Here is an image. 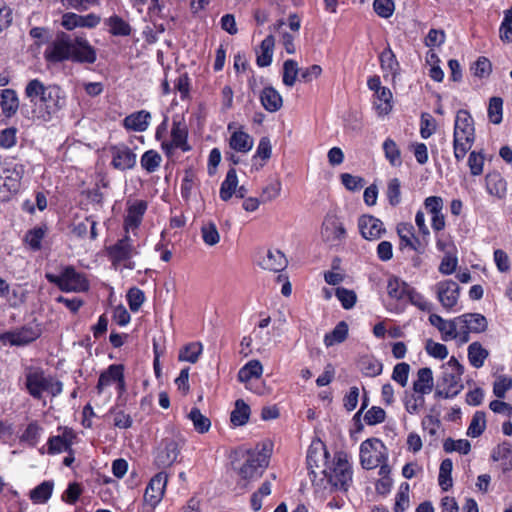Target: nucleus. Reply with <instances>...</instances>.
I'll list each match as a JSON object with an SVG mask.
<instances>
[{
  "label": "nucleus",
  "instance_id": "nucleus-1",
  "mask_svg": "<svg viewBox=\"0 0 512 512\" xmlns=\"http://www.w3.org/2000/svg\"><path fill=\"white\" fill-rule=\"evenodd\" d=\"M24 376L25 387L34 399L40 400L44 392L55 397L63 390L62 382L46 375L42 368L28 366L25 368Z\"/></svg>",
  "mask_w": 512,
  "mask_h": 512
},
{
  "label": "nucleus",
  "instance_id": "nucleus-2",
  "mask_svg": "<svg viewBox=\"0 0 512 512\" xmlns=\"http://www.w3.org/2000/svg\"><path fill=\"white\" fill-rule=\"evenodd\" d=\"M328 483L334 490L348 491L352 484V466L348 461L347 454L338 452L334 456L333 465L322 471Z\"/></svg>",
  "mask_w": 512,
  "mask_h": 512
},
{
  "label": "nucleus",
  "instance_id": "nucleus-3",
  "mask_svg": "<svg viewBox=\"0 0 512 512\" xmlns=\"http://www.w3.org/2000/svg\"><path fill=\"white\" fill-rule=\"evenodd\" d=\"M234 454L235 457L244 460L242 466L238 468V474L242 479L248 480L259 477L268 466L269 455L264 452L239 449Z\"/></svg>",
  "mask_w": 512,
  "mask_h": 512
},
{
  "label": "nucleus",
  "instance_id": "nucleus-4",
  "mask_svg": "<svg viewBox=\"0 0 512 512\" xmlns=\"http://www.w3.org/2000/svg\"><path fill=\"white\" fill-rule=\"evenodd\" d=\"M45 277L63 292H84L89 289V283L84 275L77 272L73 266H66L59 275L46 273Z\"/></svg>",
  "mask_w": 512,
  "mask_h": 512
},
{
  "label": "nucleus",
  "instance_id": "nucleus-5",
  "mask_svg": "<svg viewBox=\"0 0 512 512\" xmlns=\"http://www.w3.org/2000/svg\"><path fill=\"white\" fill-rule=\"evenodd\" d=\"M463 373L464 367L455 357H451L443 366V375L439 386L445 387V399L453 398L463 390L464 386L461 379Z\"/></svg>",
  "mask_w": 512,
  "mask_h": 512
},
{
  "label": "nucleus",
  "instance_id": "nucleus-6",
  "mask_svg": "<svg viewBox=\"0 0 512 512\" xmlns=\"http://www.w3.org/2000/svg\"><path fill=\"white\" fill-rule=\"evenodd\" d=\"M73 39L65 32L57 33L44 51L45 60L53 64L71 60Z\"/></svg>",
  "mask_w": 512,
  "mask_h": 512
},
{
  "label": "nucleus",
  "instance_id": "nucleus-7",
  "mask_svg": "<svg viewBox=\"0 0 512 512\" xmlns=\"http://www.w3.org/2000/svg\"><path fill=\"white\" fill-rule=\"evenodd\" d=\"M385 446L377 438H369L360 445V463L364 469L370 470L378 467L386 460Z\"/></svg>",
  "mask_w": 512,
  "mask_h": 512
},
{
  "label": "nucleus",
  "instance_id": "nucleus-8",
  "mask_svg": "<svg viewBox=\"0 0 512 512\" xmlns=\"http://www.w3.org/2000/svg\"><path fill=\"white\" fill-rule=\"evenodd\" d=\"M136 253L132 240L128 235H125L114 245L107 248V255L114 268H117L121 263H124L125 268L134 269V263L131 261V258Z\"/></svg>",
  "mask_w": 512,
  "mask_h": 512
},
{
  "label": "nucleus",
  "instance_id": "nucleus-9",
  "mask_svg": "<svg viewBox=\"0 0 512 512\" xmlns=\"http://www.w3.org/2000/svg\"><path fill=\"white\" fill-rule=\"evenodd\" d=\"M60 97V88L56 85L48 86L45 95L38 103V110L34 109L32 111L33 117L38 119H42L44 121H48L51 119V116L57 113L62 107V102Z\"/></svg>",
  "mask_w": 512,
  "mask_h": 512
},
{
  "label": "nucleus",
  "instance_id": "nucleus-10",
  "mask_svg": "<svg viewBox=\"0 0 512 512\" xmlns=\"http://www.w3.org/2000/svg\"><path fill=\"white\" fill-rule=\"evenodd\" d=\"M183 441L181 439L165 438L157 448L155 464L159 468L170 467L178 458Z\"/></svg>",
  "mask_w": 512,
  "mask_h": 512
},
{
  "label": "nucleus",
  "instance_id": "nucleus-11",
  "mask_svg": "<svg viewBox=\"0 0 512 512\" xmlns=\"http://www.w3.org/2000/svg\"><path fill=\"white\" fill-rule=\"evenodd\" d=\"M322 240L331 245H339L346 238V230L336 215H327L321 227Z\"/></svg>",
  "mask_w": 512,
  "mask_h": 512
},
{
  "label": "nucleus",
  "instance_id": "nucleus-12",
  "mask_svg": "<svg viewBox=\"0 0 512 512\" xmlns=\"http://www.w3.org/2000/svg\"><path fill=\"white\" fill-rule=\"evenodd\" d=\"M397 234L400 238V248L409 247L418 254H423L428 245L425 237L422 239L415 236L414 227L410 223H400L397 225Z\"/></svg>",
  "mask_w": 512,
  "mask_h": 512
},
{
  "label": "nucleus",
  "instance_id": "nucleus-13",
  "mask_svg": "<svg viewBox=\"0 0 512 512\" xmlns=\"http://www.w3.org/2000/svg\"><path fill=\"white\" fill-rule=\"evenodd\" d=\"M112 156L111 165L114 169L125 171L135 167L137 156L126 145H114L110 147Z\"/></svg>",
  "mask_w": 512,
  "mask_h": 512
},
{
  "label": "nucleus",
  "instance_id": "nucleus-14",
  "mask_svg": "<svg viewBox=\"0 0 512 512\" xmlns=\"http://www.w3.org/2000/svg\"><path fill=\"white\" fill-rule=\"evenodd\" d=\"M168 475L165 472H159L149 481L145 493L144 500L152 508H154L162 499L166 488Z\"/></svg>",
  "mask_w": 512,
  "mask_h": 512
},
{
  "label": "nucleus",
  "instance_id": "nucleus-15",
  "mask_svg": "<svg viewBox=\"0 0 512 512\" xmlns=\"http://www.w3.org/2000/svg\"><path fill=\"white\" fill-rule=\"evenodd\" d=\"M459 286L453 280H444L436 284L437 298L443 308L450 310L458 301Z\"/></svg>",
  "mask_w": 512,
  "mask_h": 512
},
{
  "label": "nucleus",
  "instance_id": "nucleus-16",
  "mask_svg": "<svg viewBox=\"0 0 512 512\" xmlns=\"http://www.w3.org/2000/svg\"><path fill=\"white\" fill-rule=\"evenodd\" d=\"M358 227L362 237L367 240H376L385 232L382 221L371 215H362Z\"/></svg>",
  "mask_w": 512,
  "mask_h": 512
},
{
  "label": "nucleus",
  "instance_id": "nucleus-17",
  "mask_svg": "<svg viewBox=\"0 0 512 512\" xmlns=\"http://www.w3.org/2000/svg\"><path fill=\"white\" fill-rule=\"evenodd\" d=\"M96 58V50L85 38L76 37L73 39L71 61L92 64L96 61Z\"/></svg>",
  "mask_w": 512,
  "mask_h": 512
},
{
  "label": "nucleus",
  "instance_id": "nucleus-18",
  "mask_svg": "<svg viewBox=\"0 0 512 512\" xmlns=\"http://www.w3.org/2000/svg\"><path fill=\"white\" fill-rule=\"evenodd\" d=\"M100 23V17L91 13L81 16L75 13H65L62 17V26L67 30H72L76 27L93 28Z\"/></svg>",
  "mask_w": 512,
  "mask_h": 512
},
{
  "label": "nucleus",
  "instance_id": "nucleus-19",
  "mask_svg": "<svg viewBox=\"0 0 512 512\" xmlns=\"http://www.w3.org/2000/svg\"><path fill=\"white\" fill-rule=\"evenodd\" d=\"M36 338L37 334L31 328H22L0 334V342L11 346H23L31 343Z\"/></svg>",
  "mask_w": 512,
  "mask_h": 512
},
{
  "label": "nucleus",
  "instance_id": "nucleus-20",
  "mask_svg": "<svg viewBox=\"0 0 512 512\" xmlns=\"http://www.w3.org/2000/svg\"><path fill=\"white\" fill-rule=\"evenodd\" d=\"M429 322L441 332L442 339L444 341L458 337L457 329L459 321L457 320V317L453 320L447 321L437 314H431L429 316Z\"/></svg>",
  "mask_w": 512,
  "mask_h": 512
},
{
  "label": "nucleus",
  "instance_id": "nucleus-21",
  "mask_svg": "<svg viewBox=\"0 0 512 512\" xmlns=\"http://www.w3.org/2000/svg\"><path fill=\"white\" fill-rule=\"evenodd\" d=\"M74 434L71 430L66 429L62 435L51 436L48 439V453L51 455L61 453L63 451L72 452L71 445Z\"/></svg>",
  "mask_w": 512,
  "mask_h": 512
},
{
  "label": "nucleus",
  "instance_id": "nucleus-22",
  "mask_svg": "<svg viewBox=\"0 0 512 512\" xmlns=\"http://www.w3.org/2000/svg\"><path fill=\"white\" fill-rule=\"evenodd\" d=\"M459 324L464 328L472 331V333H482L487 330L488 321L486 317L480 313H466L457 317Z\"/></svg>",
  "mask_w": 512,
  "mask_h": 512
},
{
  "label": "nucleus",
  "instance_id": "nucleus-23",
  "mask_svg": "<svg viewBox=\"0 0 512 512\" xmlns=\"http://www.w3.org/2000/svg\"><path fill=\"white\" fill-rule=\"evenodd\" d=\"M287 259L280 250H268L259 265L266 270L280 272L287 266Z\"/></svg>",
  "mask_w": 512,
  "mask_h": 512
},
{
  "label": "nucleus",
  "instance_id": "nucleus-24",
  "mask_svg": "<svg viewBox=\"0 0 512 512\" xmlns=\"http://www.w3.org/2000/svg\"><path fill=\"white\" fill-rule=\"evenodd\" d=\"M151 114L148 111L140 110L126 116L123 120V126L127 130L143 132L149 126Z\"/></svg>",
  "mask_w": 512,
  "mask_h": 512
},
{
  "label": "nucleus",
  "instance_id": "nucleus-25",
  "mask_svg": "<svg viewBox=\"0 0 512 512\" xmlns=\"http://www.w3.org/2000/svg\"><path fill=\"white\" fill-rule=\"evenodd\" d=\"M260 101L264 109L268 112H276L280 110L283 105L282 96L272 86L263 88L260 94Z\"/></svg>",
  "mask_w": 512,
  "mask_h": 512
},
{
  "label": "nucleus",
  "instance_id": "nucleus-26",
  "mask_svg": "<svg viewBox=\"0 0 512 512\" xmlns=\"http://www.w3.org/2000/svg\"><path fill=\"white\" fill-rule=\"evenodd\" d=\"M24 168L22 165L15 166L13 170L5 169L1 170L3 175L1 186L7 188L9 192L16 193L20 188V180L23 176Z\"/></svg>",
  "mask_w": 512,
  "mask_h": 512
},
{
  "label": "nucleus",
  "instance_id": "nucleus-27",
  "mask_svg": "<svg viewBox=\"0 0 512 512\" xmlns=\"http://www.w3.org/2000/svg\"><path fill=\"white\" fill-rule=\"evenodd\" d=\"M147 209V203L143 200L136 201L129 206L128 214L124 221V228L128 231L130 228H137L142 220V217Z\"/></svg>",
  "mask_w": 512,
  "mask_h": 512
},
{
  "label": "nucleus",
  "instance_id": "nucleus-28",
  "mask_svg": "<svg viewBox=\"0 0 512 512\" xmlns=\"http://www.w3.org/2000/svg\"><path fill=\"white\" fill-rule=\"evenodd\" d=\"M493 461H500L503 472L512 470V444L504 441L493 449Z\"/></svg>",
  "mask_w": 512,
  "mask_h": 512
},
{
  "label": "nucleus",
  "instance_id": "nucleus-29",
  "mask_svg": "<svg viewBox=\"0 0 512 512\" xmlns=\"http://www.w3.org/2000/svg\"><path fill=\"white\" fill-rule=\"evenodd\" d=\"M433 373L428 367H424L418 370L417 380L413 383V390L418 394H428L433 389Z\"/></svg>",
  "mask_w": 512,
  "mask_h": 512
},
{
  "label": "nucleus",
  "instance_id": "nucleus-30",
  "mask_svg": "<svg viewBox=\"0 0 512 512\" xmlns=\"http://www.w3.org/2000/svg\"><path fill=\"white\" fill-rule=\"evenodd\" d=\"M487 191L498 198H504L507 191V183L498 172L488 173L485 177Z\"/></svg>",
  "mask_w": 512,
  "mask_h": 512
},
{
  "label": "nucleus",
  "instance_id": "nucleus-31",
  "mask_svg": "<svg viewBox=\"0 0 512 512\" xmlns=\"http://www.w3.org/2000/svg\"><path fill=\"white\" fill-rule=\"evenodd\" d=\"M275 40L272 35H268L256 50V63L259 67H267L272 62Z\"/></svg>",
  "mask_w": 512,
  "mask_h": 512
},
{
  "label": "nucleus",
  "instance_id": "nucleus-32",
  "mask_svg": "<svg viewBox=\"0 0 512 512\" xmlns=\"http://www.w3.org/2000/svg\"><path fill=\"white\" fill-rule=\"evenodd\" d=\"M0 105L2 113L6 117L13 116L19 107V100L13 89H3L0 91Z\"/></svg>",
  "mask_w": 512,
  "mask_h": 512
},
{
  "label": "nucleus",
  "instance_id": "nucleus-33",
  "mask_svg": "<svg viewBox=\"0 0 512 512\" xmlns=\"http://www.w3.org/2000/svg\"><path fill=\"white\" fill-rule=\"evenodd\" d=\"M454 133L475 137L473 119L468 111L459 110L457 112Z\"/></svg>",
  "mask_w": 512,
  "mask_h": 512
},
{
  "label": "nucleus",
  "instance_id": "nucleus-34",
  "mask_svg": "<svg viewBox=\"0 0 512 512\" xmlns=\"http://www.w3.org/2000/svg\"><path fill=\"white\" fill-rule=\"evenodd\" d=\"M121 371H124V367L120 364H112L107 368V370L103 371L99 376L96 386L98 394H101L105 387L109 386L112 382H115L116 379H119Z\"/></svg>",
  "mask_w": 512,
  "mask_h": 512
},
{
  "label": "nucleus",
  "instance_id": "nucleus-35",
  "mask_svg": "<svg viewBox=\"0 0 512 512\" xmlns=\"http://www.w3.org/2000/svg\"><path fill=\"white\" fill-rule=\"evenodd\" d=\"M475 137H470L462 134H453V148L454 156L457 161H461L466 156L467 152L471 149Z\"/></svg>",
  "mask_w": 512,
  "mask_h": 512
},
{
  "label": "nucleus",
  "instance_id": "nucleus-36",
  "mask_svg": "<svg viewBox=\"0 0 512 512\" xmlns=\"http://www.w3.org/2000/svg\"><path fill=\"white\" fill-rule=\"evenodd\" d=\"M229 145L237 152L246 153L252 149L253 139L244 131H235L230 137Z\"/></svg>",
  "mask_w": 512,
  "mask_h": 512
},
{
  "label": "nucleus",
  "instance_id": "nucleus-37",
  "mask_svg": "<svg viewBox=\"0 0 512 512\" xmlns=\"http://www.w3.org/2000/svg\"><path fill=\"white\" fill-rule=\"evenodd\" d=\"M263 366L258 360H250L239 371L237 378L240 382L246 383L252 378H259L262 375Z\"/></svg>",
  "mask_w": 512,
  "mask_h": 512
},
{
  "label": "nucleus",
  "instance_id": "nucleus-38",
  "mask_svg": "<svg viewBox=\"0 0 512 512\" xmlns=\"http://www.w3.org/2000/svg\"><path fill=\"white\" fill-rule=\"evenodd\" d=\"M359 368L367 377H376L382 373L383 364L373 356H363L359 360Z\"/></svg>",
  "mask_w": 512,
  "mask_h": 512
},
{
  "label": "nucleus",
  "instance_id": "nucleus-39",
  "mask_svg": "<svg viewBox=\"0 0 512 512\" xmlns=\"http://www.w3.org/2000/svg\"><path fill=\"white\" fill-rule=\"evenodd\" d=\"M250 416V407L243 399H238L235 402V407L231 412L230 420L234 426L245 425Z\"/></svg>",
  "mask_w": 512,
  "mask_h": 512
},
{
  "label": "nucleus",
  "instance_id": "nucleus-40",
  "mask_svg": "<svg viewBox=\"0 0 512 512\" xmlns=\"http://www.w3.org/2000/svg\"><path fill=\"white\" fill-rule=\"evenodd\" d=\"M238 185V178L236 174L235 168L231 167L227 174L225 180L222 182L220 187V198L223 201H228L232 195L235 193Z\"/></svg>",
  "mask_w": 512,
  "mask_h": 512
},
{
  "label": "nucleus",
  "instance_id": "nucleus-41",
  "mask_svg": "<svg viewBox=\"0 0 512 512\" xmlns=\"http://www.w3.org/2000/svg\"><path fill=\"white\" fill-rule=\"evenodd\" d=\"M187 128L181 122L173 121L172 129H171V138L176 147L181 149L182 151H189L190 146L187 143Z\"/></svg>",
  "mask_w": 512,
  "mask_h": 512
},
{
  "label": "nucleus",
  "instance_id": "nucleus-42",
  "mask_svg": "<svg viewBox=\"0 0 512 512\" xmlns=\"http://www.w3.org/2000/svg\"><path fill=\"white\" fill-rule=\"evenodd\" d=\"M411 289L412 288L407 283L401 281L397 277H391L388 280L387 293L391 298L395 300H401L405 296L408 297Z\"/></svg>",
  "mask_w": 512,
  "mask_h": 512
},
{
  "label": "nucleus",
  "instance_id": "nucleus-43",
  "mask_svg": "<svg viewBox=\"0 0 512 512\" xmlns=\"http://www.w3.org/2000/svg\"><path fill=\"white\" fill-rule=\"evenodd\" d=\"M488 356V350L485 349L479 342H473L469 345L468 359L473 367L481 368Z\"/></svg>",
  "mask_w": 512,
  "mask_h": 512
},
{
  "label": "nucleus",
  "instance_id": "nucleus-44",
  "mask_svg": "<svg viewBox=\"0 0 512 512\" xmlns=\"http://www.w3.org/2000/svg\"><path fill=\"white\" fill-rule=\"evenodd\" d=\"M47 87L39 79H32L25 87V95L31 103L37 106L43 95H45Z\"/></svg>",
  "mask_w": 512,
  "mask_h": 512
},
{
  "label": "nucleus",
  "instance_id": "nucleus-45",
  "mask_svg": "<svg viewBox=\"0 0 512 512\" xmlns=\"http://www.w3.org/2000/svg\"><path fill=\"white\" fill-rule=\"evenodd\" d=\"M53 487L52 481L42 482L30 491V499L34 503H46L52 495Z\"/></svg>",
  "mask_w": 512,
  "mask_h": 512
},
{
  "label": "nucleus",
  "instance_id": "nucleus-46",
  "mask_svg": "<svg viewBox=\"0 0 512 512\" xmlns=\"http://www.w3.org/2000/svg\"><path fill=\"white\" fill-rule=\"evenodd\" d=\"M348 336V325L346 322H339L335 328L324 337V343L327 347L337 343H342Z\"/></svg>",
  "mask_w": 512,
  "mask_h": 512
},
{
  "label": "nucleus",
  "instance_id": "nucleus-47",
  "mask_svg": "<svg viewBox=\"0 0 512 512\" xmlns=\"http://www.w3.org/2000/svg\"><path fill=\"white\" fill-rule=\"evenodd\" d=\"M106 24L110 28V33L114 36H129L131 34V26L117 15L109 17Z\"/></svg>",
  "mask_w": 512,
  "mask_h": 512
},
{
  "label": "nucleus",
  "instance_id": "nucleus-48",
  "mask_svg": "<svg viewBox=\"0 0 512 512\" xmlns=\"http://www.w3.org/2000/svg\"><path fill=\"white\" fill-rule=\"evenodd\" d=\"M188 418L192 421L194 429L200 433H206L211 427V421L208 417L203 415L201 411L194 407L188 414Z\"/></svg>",
  "mask_w": 512,
  "mask_h": 512
},
{
  "label": "nucleus",
  "instance_id": "nucleus-49",
  "mask_svg": "<svg viewBox=\"0 0 512 512\" xmlns=\"http://www.w3.org/2000/svg\"><path fill=\"white\" fill-rule=\"evenodd\" d=\"M202 348L203 347L200 342L189 343L180 350L178 359L180 361L196 363L202 352Z\"/></svg>",
  "mask_w": 512,
  "mask_h": 512
},
{
  "label": "nucleus",
  "instance_id": "nucleus-50",
  "mask_svg": "<svg viewBox=\"0 0 512 512\" xmlns=\"http://www.w3.org/2000/svg\"><path fill=\"white\" fill-rule=\"evenodd\" d=\"M47 228L45 226L35 227L25 234L24 242L29 245V247L38 251L41 249V242L46 234Z\"/></svg>",
  "mask_w": 512,
  "mask_h": 512
},
{
  "label": "nucleus",
  "instance_id": "nucleus-51",
  "mask_svg": "<svg viewBox=\"0 0 512 512\" xmlns=\"http://www.w3.org/2000/svg\"><path fill=\"white\" fill-rule=\"evenodd\" d=\"M486 428V415L483 411L474 413L470 425L467 429V435L476 438L479 437Z\"/></svg>",
  "mask_w": 512,
  "mask_h": 512
},
{
  "label": "nucleus",
  "instance_id": "nucleus-52",
  "mask_svg": "<svg viewBox=\"0 0 512 512\" xmlns=\"http://www.w3.org/2000/svg\"><path fill=\"white\" fill-rule=\"evenodd\" d=\"M453 468L452 460L449 458L444 459L440 464L439 469V486L444 490L447 491L449 488L452 487V477L451 472Z\"/></svg>",
  "mask_w": 512,
  "mask_h": 512
},
{
  "label": "nucleus",
  "instance_id": "nucleus-53",
  "mask_svg": "<svg viewBox=\"0 0 512 512\" xmlns=\"http://www.w3.org/2000/svg\"><path fill=\"white\" fill-rule=\"evenodd\" d=\"M161 161L162 157L157 151L148 150L142 155L140 163L144 170L153 173L159 168Z\"/></svg>",
  "mask_w": 512,
  "mask_h": 512
},
{
  "label": "nucleus",
  "instance_id": "nucleus-54",
  "mask_svg": "<svg viewBox=\"0 0 512 512\" xmlns=\"http://www.w3.org/2000/svg\"><path fill=\"white\" fill-rule=\"evenodd\" d=\"M379 59L383 71L391 73L392 75H395L397 73L399 63L393 51L390 48L384 49L381 52Z\"/></svg>",
  "mask_w": 512,
  "mask_h": 512
},
{
  "label": "nucleus",
  "instance_id": "nucleus-55",
  "mask_svg": "<svg viewBox=\"0 0 512 512\" xmlns=\"http://www.w3.org/2000/svg\"><path fill=\"white\" fill-rule=\"evenodd\" d=\"M299 71L298 64L295 60H286L283 64V83L286 86L292 87L296 82Z\"/></svg>",
  "mask_w": 512,
  "mask_h": 512
},
{
  "label": "nucleus",
  "instance_id": "nucleus-56",
  "mask_svg": "<svg viewBox=\"0 0 512 512\" xmlns=\"http://www.w3.org/2000/svg\"><path fill=\"white\" fill-rule=\"evenodd\" d=\"M383 150L385 157L389 160L391 165L400 166L402 163L401 153L397 144L392 139H386L383 143Z\"/></svg>",
  "mask_w": 512,
  "mask_h": 512
},
{
  "label": "nucleus",
  "instance_id": "nucleus-57",
  "mask_svg": "<svg viewBox=\"0 0 512 512\" xmlns=\"http://www.w3.org/2000/svg\"><path fill=\"white\" fill-rule=\"evenodd\" d=\"M201 234L204 243L209 246H214L220 241L219 232L213 222L203 224L201 227Z\"/></svg>",
  "mask_w": 512,
  "mask_h": 512
},
{
  "label": "nucleus",
  "instance_id": "nucleus-58",
  "mask_svg": "<svg viewBox=\"0 0 512 512\" xmlns=\"http://www.w3.org/2000/svg\"><path fill=\"white\" fill-rule=\"evenodd\" d=\"M281 192V182L274 180L262 188L260 199L262 203H267L276 199Z\"/></svg>",
  "mask_w": 512,
  "mask_h": 512
},
{
  "label": "nucleus",
  "instance_id": "nucleus-59",
  "mask_svg": "<svg viewBox=\"0 0 512 512\" xmlns=\"http://www.w3.org/2000/svg\"><path fill=\"white\" fill-rule=\"evenodd\" d=\"M503 100L500 97H492L489 101L488 116L492 123L499 124L502 121Z\"/></svg>",
  "mask_w": 512,
  "mask_h": 512
},
{
  "label": "nucleus",
  "instance_id": "nucleus-60",
  "mask_svg": "<svg viewBox=\"0 0 512 512\" xmlns=\"http://www.w3.org/2000/svg\"><path fill=\"white\" fill-rule=\"evenodd\" d=\"M335 294L344 309H351L356 303L357 296L353 290L338 287Z\"/></svg>",
  "mask_w": 512,
  "mask_h": 512
},
{
  "label": "nucleus",
  "instance_id": "nucleus-61",
  "mask_svg": "<svg viewBox=\"0 0 512 512\" xmlns=\"http://www.w3.org/2000/svg\"><path fill=\"white\" fill-rule=\"evenodd\" d=\"M400 181L398 178H393L387 185V198L391 206H397L401 201Z\"/></svg>",
  "mask_w": 512,
  "mask_h": 512
},
{
  "label": "nucleus",
  "instance_id": "nucleus-62",
  "mask_svg": "<svg viewBox=\"0 0 512 512\" xmlns=\"http://www.w3.org/2000/svg\"><path fill=\"white\" fill-rule=\"evenodd\" d=\"M474 76L478 78L488 77L492 71V65L486 57H479L471 67Z\"/></svg>",
  "mask_w": 512,
  "mask_h": 512
},
{
  "label": "nucleus",
  "instance_id": "nucleus-63",
  "mask_svg": "<svg viewBox=\"0 0 512 512\" xmlns=\"http://www.w3.org/2000/svg\"><path fill=\"white\" fill-rule=\"evenodd\" d=\"M410 366L408 363L401 362L394 366L392 372V379L399 383L402 387H405L408 382Z\"/></svg>",
  "mask_w": 512,
  "mask_h": 512
},
{
  "label": "nucleus",
  "instance_id": "nucleus-64",
  "mask_svg": "<svg viewBox=\"0 0 512 512\" xmlns=\"http://www.w3.org/2000/svg\"><path fill=\"white\" fill-rule=\"evenodd\" d=\"M500 38L504 42L512 41V10L508 11L499 29Z\"/></svg>",
  "mask_w": 512,
  "mask_h": 512
}]
</instances>
